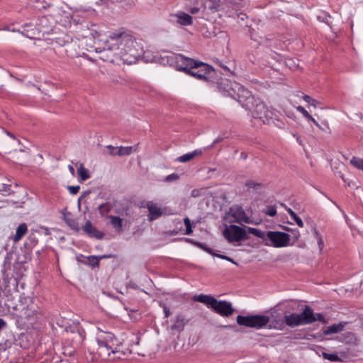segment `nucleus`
I'll return each mask as SVG.
<instances>
[{
  "mask_svg": "<svg viewBox=\"0 0 363 363\" xmlns=\"http://www.w3.org/2000/svg\"><path fill=\"white\" fill-rule=\"evenodd\" d=\"M100 53L99 58L106 62L131 65L135 63L142 56L145 62H160L162 56L169 52H163L160 56L152 55L150 51H143L130 32L124 30H116L108 32L107 38L104 41L103 47L96 49ZM162 65H164L162 63Z\"/></svg>",
  "mask_w": 363,
  "mask_h": 363,
  "instance_id": "f257e3e1",
  "label": "nucleus"
},
{
  "mask_svg": "<svg viewBox=\"0 0 363 363\" xmlns=\"http://www.w3.org/2000/svg\"><path fill=\"white\" fill-rule=\"evenodd\" d=\"M223 86V94L236 100L249 111L252 118L259 119L264 123H269L276 116L274 110L269 109L263 101L255 99L249 90L239 83L226 81Z\"/></svg>",
  "mask_w": 363,
  "mask_h": 363,
  "instance_id": "f03ea898",
  "label": "nucleus"
},
{
  "mask_svg": "<svg viewBox=\"0 0 363 363\" xmlns=\"http://www.w3.org/2000/svg\"><path fill=\"white\" fill-rule=\"evenodd\" d=\"M162 63L169 65L179 71H183L199 80H206L212 67L199 60L185 57L182 54L167 53L162 56Z\"/></svg>",
  "mask_w": 363,
  "mask_h": 363,
  "instance_id": "7ed1b4c3",
  "label": "nucleus"
},
{
  "mask_svg": "<svg viewBox=\"0 0 363 363\" xmlns=\"http://www.w3.org/2000/svg\"><path fill=\"white\" fill-rule=\"evenodd\" d=\"M247 232L262 239L263 243L267 246L281 248L289 245L290 235L284 232L262 231L252 227H247Z\"/></svg>",
  "mask_w": 363,
  "mask_h": 363,
  "instance_id": "20e7f679",
  "label": "nucleus"
},
{
  "mask_svg": "<svg viewBox=\"0 0 363 363\" xmlns=\"http://www.w3.org/2000/svg\"><path fill=\"white\" fill-rule=\"evenodd\" d=\"M196 301L206 304L207 306L213 308L217 313L223 316H229L233 312V308L230 303L225 301H218L213 296L199 294L193 297Z\"/></svg>",
  "mask_w": 363,
  "mask_h": 363,
  "instance_id": "39448f33",
  "label": "nucleus"
},
{
  "mask_svg": "<svg viewBox=\"0 0 363 363\" xmlns=\"http://www.w3.org/2000/svg\"><path fill=\"white\" fill-rule=\"evenodd\" d=\"M243 5L242 0H206L205 6L213 12L223 11L229 16H233V11H237Z\"/></svg>",
  "mask_w": 363,
  "mask_h": 363,
  "instance_id": "423d86ee",
  "label": "nucleus"
},
{
  "mask_svg": "<svg viewBox=\"0 0 363 363\" xmlns=\"http://www.w3.org/2000/svg\"><path fill=\"white\" fill-rule=\"evenodd\" d=\"M284 323L290 327L306 325L315 323L313 311L308 306H305L301 313H292L284 318Z\"/></svg>",
  "mask_w": 363,
  "mask_h": 363,
  "instance_id": "0eeeda50",
  "label": "nucleus"
},
{
  "mask_svg": "<svg viewBox=\"0 0 363 363\" xmlns=\"http://www.w3.org/2000/svg\"><path fill=\"white\" fill-rule=\"evenodd\" d=\"M269 321V318L267 315H255L250 316H237V323L238 325L257 329L264 327L267 325Z\"/></svg>",
  "mask_w": 363,
  "mask_h": 363,
  "instance_id": "6e6552de",
  "label": "nucleus"
},
{
  "mask_svg": "<svg viewBox=\"0 0 363 363\" xmlns=\"http://www.w3.org/2000/svg\"><path fill=\"white\" fill-rule=\"evenodd\" d=\"M247 230L235 225H226L223 235L230 242L234 243L247 239Z\"/></svg>",
  "mask_w": 363,
  "mask_h": 363,
  "instance_id": "1a4fd4ad",
  "label": "nucleus"
},
{
  "mask_svg": "<svg viewBox=\"0 0 363 363\" xmlns=\"http://www.w3.org/2000/svg\"><path fill=\"white\" fill-rule=\"evenodd\" d=\"M225 219L228 223H250V218L246 215L244 209L240 206H233L226 213Z\"/></svg>",
  "mask_w": 363,
  "mask_h": 363,
  "instance_id": "9d476101",
  "label": "nucleus"
},
{
  "mask_svg": "<svg viewBox=\"0 0 363 363\" xmlns=\"http://www.w3.org/2000/svg\"><path fill=\"white\" fill-rule=\"evenodd\" d=\"M99 333L96 335V341L101 348L106 349V351L111 350L112 353H117L112 347L113 342L116 340L115 335L111 332H106L98 328Z\"/></svg>",
  "mask_w": 363,
  "mask_h": 363,
  "instance_id": "9b49d317",
  "label": "nucleus"
},
{
  "mask_svg": "<svg viewBox=\"0 0 363 363\" xmlns=\"http://www.w3.org/2000/svg\"><path fill=\"white\" fill-rule=\"evenodd\" d=\"M169 21L175 26H189L193 23V18L184 11H177L169 16Z\"/></svg>",
  "mask_w": 363,
  "mask_h": 363,
  "instance_id": "f8f14e48",
  "label": "nucleus"
},
{
  "mask_svg": "<svg viewBox=\"0 0 363 363\" xmlns=\"http://www.w3.org/2000/svg\"><path fill=\"white\" fill-rule=\"evenodd\" d=\"M29 303L27 306H23L20 311L19 316L21 318H25L28 320H31L37 316L38 306L28 298Z\"/></svg>",
  "mask_w": 363,
  "mask_h": 363,
  "instance_id": "ddd939ff",
  "label": "nucleus"
},
{
  "mask_svg": "<svg viewBox=\"0 0 363 363\" xmlns=\"http://www.w3.org/2000/svg\"><path fill=\"white\" fill-rule=\"evenodd\" d=\"M146 208L148 210V220H154L159 218L163 214V210L160 207V206L153 202V201H147L146 203Z\"/></svg>",
  "mask_w": 363,
  "mask_h": 363,
  "instance_id": "4468645a",
  "label": "nucleus"
},
{
  "mask_svg": "<svg viewBox=\"0 0 363 363\" xmlns=\"http://www.w3.org/2000/svg\"><path fill=\"white\" fill-rule=\"evenodd\" d=\"M52 24L53 23L50 21L49 18L44 16L40 17L38 21V29L39 32H42L43 33H49L52 30Z\"/></svg>",
  "mask_w": 363,
  "mask_h": 363,
  "instance_id": "2eb2a0df",
  "label": "nucleus"
},
{
  "mask_svg": "<svg viewBox=\"0 0 363 363\" xmlns=\"http://www.w3.org/2000/svg\"><path fill=\"white\" fill-rule=\"evenodd\" d=\"M347 324V322L342 321L339 322L338 323H335L331 325H329L323 330V334L324 335H330L333 334L339 333L344 330Z\"/></svg>",
  "mask_w": 363,
  "mask_h": 363,
  "instance_id": "dca6fc26",
  "label": "nucleus"
},
{
  "mask_svg": "<svg viewBox=\"0 0 363 363\" xmlns=\"http://www.w3.org/2000/svg\"><path fill=\"white\" fill-rule=\"evenodd\" d=\"M83 230L91 237H95L97 239H101L104 237V233L99 231L94 226L92 225L90 221H87L83 227Z\"/></svg>",
  "mask_w": 363,
  "mask_h": 363,
  "instance_id": "f3484780",
  "label": "nucleus"
},
{
  "mask_svg": "<svg viewBox=\"0 0 363 363\" xmlns=\"http://www.w3.org/2000/svg\"><path fill=\"white\" fill-rule=\"evenodd\" d=\"M202 153H203V149H196L192 152H187L182 156L179 157L177 160L178 162H182V163L187 162L193 160L196 157L201 155Z\"/></svg>",
  "mask_w": 363,
  "mask_h": 363,
  "instance_id": "a211bd4d",
  "label": "nucleus"
},
{
  "mask_svg": "<svg viewBox=\"0 0 363 363\" xmlns=\"http://www.w3.org/2000/svg\"><path fill=\"white\" fill-rule=\"evenodd\" d=\"M187 320L183 315H178L176 318L174 323L172 326V330L177 332H181L184 330Z\"/></svg>",
  "mask_w": 363,
  "mask_h": 363,
  "instance_id": "6ab92c4d",
  "label": "nucleus"
},
{
  "mask_svg": "<svg viewBox=\"0 0 363 363\" xmlns=\"http://www.w3.org/2000/svg\"><path fill=\"white\" fill-rule=\"evenodd\" d=\"M28 231V226L26 223H21L18 226L16 230V234L13 238L15 242H18L25 235Z\"/></svg>",
  "mask_w": 363,
  "mask_h": 363,
  "instance_id": "aec40b11",
  "label": "nucleus"
},
{
  "mask_svg": "<svg viewBox=\"0 0 363 363\" xmlns=\"http://www.w3.org/2000/svg\"><path fill=\"white\" fill-rule=\"evenodd\" d=\"M110 222L115 230L117 232H121L123 230V220L118 216H110L108 217Z\"/></svg>",
  "mask_w": 363,
  "mask_h": 363,
  "instance_id": "412c9836",
  "label": "nucleus"
},
{
  "mask_svg": "<svg viewBox=\"0 0 363 363\" xmlns=\"http://www.w3.org/2000/svg\"><path fill=\"white\" fill-rule=\"evenodd\" d=\"M77 172L79 174V180L80 182L86 181L90 177L89 170L84 167L83 164H79Z\"/></svg>",
  "mask_w": 363,
  "mask_h": 363,
  "instance_id": "4be33fe9",
  "label": "nucleus"
},
{
  "mask_svg": "<svg viewBox=\"0 0 363 363\" xmlns=\"http://www.w3.org/2000/svg\"><path fill=\"white\" fill-rule=\"evenodd\" d=\"M138 152L137 145L135 146H127V147H119L118 156L130 155L133 152Z\"/></svg>",
  "mask_w": 363,
  "mask_h": 363,
  "instance_id": "5701e85b",
  "label": "nucleus"
},
{
  "mask_svg": "<svg viewBox=\"0 0 363 363\" xmlns=\"http://www.w3.org/2000/svg\"><path fill=\"white\" fill-rule=\"evenodd\" d=\"M13 193L11 189V185L7 184H2L1 187L0 188V194L2 196H9Z\"/></svg>",
  "mask_w": 363,
  "mask_h": 363,
  "instance_id": "b1692460",
  "label": "nucleus"
},
{
  "mask_svg": "<svg viewBox=\"0 0 363 363\" xmlns=\"http://www.w3.org/2000/svg\"><path fill=\"white\" fill-rule=\"evenodd\" d=\"M350 164L356 168L363 170V159L353 157L350 160Z\"/></svg>",
  "mask_w": 363,
  "mask_h": 363,
  "instance_id": "393cba45",
  "label": "nucleus"
},
{
  "mask_svg": "<svg viewBox=\"0 0 363 363\" xmlns=\"http://www.w3.org/2000/svg\"><path fill=\"white\" fill-rule=\"evenodd\" d=\"M322 356L324 359L330 360V362H339L340 361V357H338L337 353L329 354L325 352H323Z\"/></svg>",
  "mask_w": 363,
  "mask_h": 363,
  "instance_id": "a878e982",
  "label": "nucleus"
},
{
  "mask_svg": "<svg viewBox=\"0 0 363 363\" xmlns=\"http://www.w3.org/2000/svg\"><path fill=\"white\" fill-rule=\"evenodd\" d=\"M184 223L186 225V232L184 234L187 235H191L193 230L190 219L188 217L184 218Z\"/></svg>",
  "mask_w": 363,
  "mask_h": 363,
  "instance_id": "bb28decb",
  "label": "nucleus"
},
{
  "mask_svg": "<svg viewBox=\"0 0 363 363\" xmlns=\"http://www.w3.org/2000/svg\"><path fill=\"white\" fill-rule=\"evenodd\" d=\"M314 235H315V239L317 240V242H318L319 250H320V252H321L323 250V247H324V244H323V241L322 237H321V235L319 234V233L315 229L314 230Z\"/></svg>",
  "mask_w": 363,
  "mask_h": 363,
  "instance_id": "cd10ccee",
  "label": "nucleus"
},
{
  "mask_svg": "<svg viewBox=\"0 0 363 363\" xmlns=\"http://www.w3.org/2000/svg\"><path fill=\"white\" fill-rule=\"evenodd\" d=\"M317 18L318 21L325 22L328 25H330L331 23V16L325 13H323L322 15L318 16Z\"/></svg>",
  "mask_w": 363,
  "mask_h": 363,
  "instance_id": "c85d7f7f",
  "label": "nucleus"
},
{
  "mask_svg": "<svg viewBox=\"0 0 363 363\" xmlns=\"http://www.w3.org/2000/svg\"><path fill=\"white\" fill-rule=\"evenodd\" d=\"M302 98L306 103L309 104L315 108L317 107L318 102L316 100L312 99L310 96L305 94L302 96Z\"/></svg>",
  "mask_w": 363,
  "mask_h": 363,
  "instance_id": "c756f323",
  "label": "nucleus"
},
{
  "mask_svg": "<svg viewBox=\"0 0 363 363\" xmlns=\"http://www.w3.org/2000/svg\"><path fill=\"white\" fill-rule=\"evenodd\" d=\"M245 185L248 189H252L256 191L258 190L261 186L260 184L257 183L254 181H248L246 182Z\"/></svg>",
  "mask_w": 363,
  "mask_h": 363,
  "instance_id": "7c9ffc66",
  "label": "nucleus"
},
{
  "mask_svg": "<svg viewBox=\"0 0 363 363\" xmlns=\"http://www.w3.org/2000/svg\"><path fill=\"white\" fill-rule=\"evenodd\" d=\"M264 213L267 216H274L277 214L276 207L273 206H267Z\"/></svg>",
  "mask_w": 363,
  "mask_h": 363,
  "instance_id": "2f4dec72",
  "label": "nucleus"
},
{
  "mask_svg": "<svg viewBox=\"0 0 363 363\" xmlns=\"http://www.w3.org/2000/svg\"><path fill=\"white\" fill-rule=\"evenodd\" d=\"M206 252H207L208 253L215 256V257H219L220 259H225V260H228V257L225 256V255H220V254H216V253H214L213 250L211 249V248H208V247H202Z\"/></svg>",
  "mask_w": 363,
  "mask_h": 363,
  "instance_id": "473e14b6",
  "label": "nucleus"
},
{
  "mask_svg": "<svg viewBox=\"0 0 363 363\" xmlns=\"http://www.w3.org/2000/svg\"><path fill=\"white\" fill-rule=\"evenodd\" d=\"M106 148L108 149L109 154L113 156L118 155L119 153V147H113L112 145H107Z\"/></svg>",
  "mask_w": 363,
  "mask_h": 363,
  "instance_id": "72a5a7b5",
  "label": "nucleus"
},
{
  "mask_svg": "<svg viewBox=\"0 0 363 363\" xmlns=\"http://www.w3.org/2000/svg\"><path fill=\"white\" fill-rule=\"evenodd\" d=\"M179 178V175L176 173H172L168 176H167L164 179V181L167 182H171L173 181H176Z\"/></svg>",
  "mask_w": 363,
  "mask_h": 363,
  "instance_id": "f704fd0d",
  "label": "nucleus"
},
{
  "mask_svg": "<svg viewBox=\"0 0 363 363\" xmlns=\"http://www.w3.org/2000/svg\"><path fill=\"white\" fill-rule=\"evenodd\" d=\"M99 211L101 215H104L109 211V206L107 203H103L99 206Z\"/></svg>",
  "mask_w": 363,
  "mask_h": 363,
  "instance_id": "c9c22d12",
  "label": "nucleus"
},
{
  "mask_svg": "<svg viewBox=\"0 0 363 363\" xmlns=\"http://www.w3.org/2000/svg\"><path fill=\"white\" fill-rule=\"evenodd\" d=\"M296 108L298 112L301 113L305 118H307L310 117L309 113L303 106H298Z\"/></svg>",
  "mask_w": 363,
  "mask_h": 363,
  "instance_id": "e433bc0d",
  "label": "nucleus"
},
{
  "mask_svg": "<svg viewBox=\"0 0 363 363\" xmlns=\"http://www.w3.org/2000/svg\"><path fill=\"white\" fill-rule=\"evenodd\" d=\"M79 186H68L67 189L71 194H77L79 190Z\"/></svg>",
  "mask_w": 363,
  "mask_h": 363,
  "instance_id": "4c0bfd02",
  "label": "nucleus"
},
{
  "mask_svg": "<svg viewBox=\"0 0 363 363\" xmlns=\"http://www.w3.org/2000/svg\"><path fill=\"white\" fill-rule=\"evenodd\" d=\"M315 322L318 320L323 323H325V319L323 314L313 313Z\"/></svg>",
  "mask_w": 363,
  "mask_h": 363,
  "instance_id": "58836bf2",
  "label": "nucleus"
},
{
  "mask_svg": "<svg viewBox=\"0 0 363 363\" xmlns=\"http://www.w3.org/2000/svg\"><path fill=\"white\" fill-rule=\"evenodd\" d=\"M342 178V180L343 181V182L349 187H351V188H357V185L355 184V182H354L353 181H347L344 177H341Z\"/></svg>",
  "mask_w": 363,
  "mask_h": 363,
  "instance_id": "ea45409f",
  "label": "nucleus"
},
{
  "mask_svg": "<svg viewBox=\"0 0 363 363\" xmlns=\"http://www.w3.org/2000/svg\"><path fill=\"white\" fill-rule=\"evenodd\" d=\"M292 219L296 223V224L299 227H301V228L303 227V222L296 214L295 215V217L292 218Z\"/></svg>",
  "mask_w": 363,
  "mask_h": 363,
  "instance_id": "a19ab883",
  "label": "nucleus"
},
{
  "mask_svg": "<svg viewBox=\"0 0 363 363\" xmlns=\"http://www.w3.org/2000/svg\"><path fill=\"white\" fill-rule=\"evenodd\" d=\"M277 127L279 128H284V123L282 121H279V120H277V123L274 122V118L271 120Z\"/></svg>",
  "mask_w": 363,
  "mask_h": 363,
  "instance_id": "79ce46f5",
  "label": "nucleus"
},
{
  "mask_svg": "<svg viewBox=\"0 0 363 363\" xmlns=\"http://www.w3.org/2000/svg\"><path fill=\"white\" fill-rule=\"evenodd\" d=\"M292 135L294 138H296L297 143L301 145H303V141L301 139V138L296 133H292Z\"/></svg>",
  "mask_w": 363,
  "mask_h": 363,
  "instance_id": "37998d69",
  "label": "nucleus"
},
{
  "mask_svg": "<svg viewBox=\"0 0 363 363\" xmlns=\"http://www.w3.org/2000/svg\"><path fill=\"white\" fill-rule=\"evenodd\" d=\"M163 311H164V313L165 318L169 317V315H170V311H169V308L167 306H164L163 307Z\"/></svg>",
  "mask_w": 363,
  "mask_h": 363,
  "instance_id": "c03bdc74",
  "label": "nucleus"
},
{
  "mask_svg": "<svg viewBox=\"0 0 363 363\" xmlns=\"http://www.w3.org/2000/svg\"><path fill=\"white\" fill-rule=\"evenodd\" d=\"M307 119L311 121L315 126H319V123H318V121L315 119H314L311 115L310 117L307 118Z\"/></svg>",
  "mask_w": 363,
  "mask_h": 363,
  "instance_id": "a18cd8bd",
  "label": "nucleus"
},
{
  "mask_svg": "<svg viewBox=\"0 0 363 363\" xmlns=\"http://www.w3.org/2000/svg\"><path fill=\"white\" fill-rule=\"evenodd\" d=\"M343 335L345 336V337H344L343 339H340V340H340V341H341V342H344V341H345V339H346V338H349V337H350L352 335V334L351 333H345V334H344Z\"/></svg>",
  "mask_w": 363,
  "mask_h": 363,
  "instance_id": "49530a36",
  "label": "nucleus"
},
{
  "mask_svg": "<svg viewBox=\"0 0 363 363\" xmlns=\"http://www.w3.org/2000/svg\"><path fill=\"white\" fill-rule=\"evenodd\" d=\"M68 169H69V171L70 172L71 174H72V176H74V174H75V170H74V167H72V165L69 164V165H68Z\"/></svg>",
  "mask_w": 363,
  "mask_h": 363,
  "instance_id": "de8ad7c7",
  "label": "nucleus"
},
{
  "mask_svg": "<svg viewBox=\"0 0 363 363\" xmlns=\"http://www.w3.org/2000/svg\"><path fill=\"white\" fill-rule=\"evenodd\" d=\"M288 213L289 214V216H291V218H292L293 217H295V212L294 211H292L291 208H287L286 209Z\"/></svg>",
  "mask_w": 363,
  "mask_h": 363,
  "instance_id": "09e8293b",
  "label": "nucleus"
},
{
  "mask_svg": "<svg viewBox=\"0 0 363 363\" xmlns=\"http://www.w3.org/2000/svg\"><path fill=\"white\" fill-rule=\"evenodd\" d=\"M199 11V9L197 7H194L190 9V12L191 14H196L198 13Z\"/></svg>",
  "mask_w": 363,
  "mask_h": 363,
  "instance_id": "8fccbe9b",
  "label": "nucleus"
},
{
  "mask_svg": "<svg viewBox=\"0 0 363 363\" xmlns=\"http://www.w3.org/2000/svg\"><path fill=\"white\" fill-rule=\"evenodd\" d=\"M6 322L2 318H0V330L6 326Z\"/></svg>",
  "mask_w": 363,
  "mask_h": 363,
  "instance_id": "3c124183",
  "label": "nucleus"
},
{
  "mask_svg": "<svg viewBox=\"0 0 363 363\" xmlns=\"http://www.w3.org/2000/svg\"><path fill=\"white\" fill-rule=\"evenodd\" d=\"M89 260H91V259H96V264L98 265L99 259L96 257L90 256L89 257Z\"/></svg>",
  "mask_w": 363,
  "mask_h": 363,
  "instance_id": "603ef678",
  "label": "nucleus"
},
{
  "mask_svg": "<svg viewBox=\"0 0 363 363\" xmlns=\"http://www.w3.org/2000/svg\"><path fill=\"white\" fill-rule=\"evenodd\" d=\"M220 138H216V139L213 141V144L211 145V147L214 146V145H215V144H216L217 143H218V142H220Z\"/></svg>",
  "mask_w": 363,
  "mask_h": 363,
  "instance_id": "864d4df0",
  "label": "nucleus"
},
{
  "mask_svg": "<svg viewBox=\"0 0 363 363\" xmlns=\"http://www.w3.org/2000/svg\"><path fill=\"white\" fill-rule=\"evenodd\" d=\"M7 135H9L11 138H14V136L12 133L6 132Z\"/></svg>",
  "mask_w": 363,
  "mask_h": 363,
  "instance_id": "5fc2aeb1",
  "label": "nucleus"
},
{
  "mask_svg": "<svg viewBox=\"0 0 363 363\" xmlns=\"http://www.w3.org/2000/svg\"><path fill=\"white\" fill-rule=\"evenodd\" d=\"M228 261H229V262H232V263H233V264H236V262H235L233 259H231V258H230V257H228Z\"/></svg>",
  "mask_w": 363,
  "mask_h": 363,
  "instance_id": "6e6d98bb",
  "label": "nucleus"
},
{
  "mask_svg": "<svg viewBox=\"0 0 363 363\" xmlns=\"http://www.w3.org/2000/svg\"><path fill=\"white\" fill-rule=\"evenodd\" d=\"M191 195L193 196H196V192H195V191H193L192 193H191Z\"/></svg>",
  "mask_w": 363,
  "mask_h": 363,
  "instance_id": "4d7b16f0",
  "label": "nucleus"
},
{
  "mask_svg": "<svg viewBox=\"0 0 363 363\" xmlns=\"http://www.w3.org/2000/svg\"><path fill=\"white\" fill-rule=\"evenodd\" d=\"M191 195L193 196H196V192H195V191H193L192 193H191Z\"/></svg>",
  "mask_w": 363,
  "mask_h": 363,
  "instance_id": "13d9d810",
  "label": "nucleus"
},
{
  "mask_svg": "<svg viewBox=\"0 0 363 363\" xmlns=\"http://www.w3.org/2000/svg\"><path fill=\"white\" fill-rule=\"evenodd\" d=\"M300 236V234L297 233V235L295 236L296 239H298V238Z\"/></svg>",
  "mask_w": 363,
  "mask_h": 363,
  "instance_id": "bf43d9fd",
  "label": "nucleus"
},
{
  "mask_svg": "<svg viewBox=\"0 0 363 363\" xmlns=\"http://www.w3.org/2000/svg\"><path fill=\"white\" fill-rule=\"evenodd\" d=\"M4 30H10L9 28H4Z\"/></svg>",
  "mask_w": 363,
  "mask_h": 363,
  "instance_id": "052dcab7",
  "label": "nucleus"
},
{
  "mask_svg": "<svg viewBox=\"0 0 363 363\" xmlns=\"http://www.w3.org/2000/svg\"><path fill=\"white\" fill-rule=\"evenodd\" d=\"M317 127H318V128H320V129H323V128H321V126H320V124H319V126H317Z\"/></svg>",
  "mask_w": 363,
  "mask_h": 363,
  "instance_id": "680f3d73",
  "label": "nucleus"
}]
</instances>
